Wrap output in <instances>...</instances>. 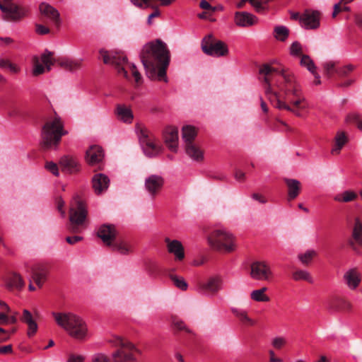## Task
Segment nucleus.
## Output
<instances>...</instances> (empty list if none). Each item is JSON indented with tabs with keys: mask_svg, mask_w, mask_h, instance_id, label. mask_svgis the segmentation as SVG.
<instances>
[{
	"mask_svg": "<svg viewBox=\"0 0 362 362\" xmlns=\"http://www.w3.org/2000/svg\"><path fill=\"white\" fill-rule=\"evenodd\" d=\"M317 255V252L314 250H308L304 253H300L298 255V259L303 264H308L313 258Z\"/></svg>",
	"mask_w": 362,
	"mask_h": 362,
	"instance_id": "44",
	"label": "nucleus"
},
{
	"mask_svg": "<svg viewBox=\"0 0 362 362\" xmlns=\"http://www.w3.org/2000/svg\"><path fill=\"white\" fill-rule=\"evenodd\" d=\"M290 54L293 57H297L302 54V46L298 42L296 41L292 43L290 47Z\"/></svg>",
	"mask_w": 362,
	"mask_h": 362,
	"instance_id": "48",
	"label": "nucleus"
},
{
	"mask_svg": "<svg viewBox=\"0 0 362 362\" xmlns=\"http://www.w3.org/2000/svg\"><path fill=\"white\" fill-rule=\"evenodd\" d=\"M137 7H149L151 6V0H130Z\"/></svg>",
	"mask_w": 362,
	"mask_h": 362,
	"instance_id": "54",
	"label": "nucleus"
},
{
	"mask_svg": "<svg viewBox=\"0 0 362 362\" xmlns=\"http://www.w3.org/2000/svg\"><path fill=\"white\" fill-rule=\"evenodd\" d=\"M100 55L105 64L114 65L117 69V72L119 74L123 75L126 78H128L127 70V66H128L132 71V74L134 78L135 82L136 83H140L141 82V76L137 70L135 64H129L126 56L123 54L109 53L103 49L100 50Z\"/></svg>",
	"mask_w": 362,
	"mask_h": 362,
	"instance_id": "5",
	"label": "nucleus"
},
{
	"mask_svg": "<svg viewBox=\"0 0 362 362\" xmlns=\"http://www.w3.org/2000/svg\"><path fill=\"white\" fill-rule=\"evenodd\" d=\"M83 357L81 356L71 355L70 356L68 362H83Z\"/></svg>",
	"mask_w": 362,
	"mask_h": 362,
	"instance_id": "63",
	"label": "nucleus"
},
{
	"mask_svg": "<svg viewBox=\"0 0 362 362\" xmlns=\"http://www.w3.org/2000/svg\"><path fill=\"white\" fill-rule=\"evenodd\" d=\"M165 242L168 252L175 256V260L182 261L185 258L184 247L180 241L177 240H171L169 238H165Z\"/></svg>",
	"mask_w": 362,
	"mask_h": 362,
	"instance_id": "19",
	"label": "nucleus"
},
{
	"mask_svg": "<svg viewBox=\"0 0 362 362\" xmlns=\"http://www.w3.org/2000/svg\"><path fill=\"white\" fill-rule=\"evenodd\" d=\"M300 64V66L306 68L308 71H310L312 74L316 72V66L314 64V62L308 55H302Z\"/></svg>",
	"mask_w": 362,
	"mask_h": 362,
	"instance_id": "42",
	"label": "nucleus"
},
{
	"mask_svg": "<svg viewBox=\"0 0 362 362\" xmlns=\"http://www.w3.org/2000/svg\"><path fill=\"white\" fill-rule=\"evenodd\" d=\"M173 324H174L175 327L178 329H186L185 323L181 320H174Z\"/></svg>",
	"mask_w": 362,
	"mask_h": 362,
	"instance_id": "64",
	"label": "nucleus"
},
{
	"mask_svg": "<svg viewBox=\"0 0 362 362\" xmlns=\"http://www.w3.org/2000/svg\"><path fill=\"white\" fill-rule=\"evenodd\" d=\"M348 141L349 139L346 133L342 131H338L334 139V146L331 150L332 153L339 154Z\"/></svg>",
	"mask_w": 362,
	"mask_h": 362,
	"instance_id": "31",
	"label": "nucleus"
},
{
	"mask_svg": "<svg viewBox=\"0 0 362 362\" xmlns=\"http://www.w3.org/2000/svg\"><path fill=\"white\" fill-rule=\"evenodd\" d=\"M64 206V202L62 200V198H59L57 200V209H58L59 211L61 213L62 217H64V216H65V211L63 210Z\"/></svg>",
	"mask_w": 362,
	"mask_h": 362,
	"instance_id": "61",
	"label": "nucleus"
},
{
	"mask_svg": "<svg viewBox=\"0 0 362 362\" xmlns=\"http://www.w3.org/2000/svg\"><path fill=\"white\" fill-rule=\"evenodd\" d=\"M164 140L168 148L173 152L177 149L178 130L175 127H167L163 133Z\"/></svg>",
	"mask_w": 362,
	"mask_h": 362,
	"instance_id": "20",
	"label": "nucleus"
},
{
	"mask_svg": "<svg viewBox=\"0 0 362 362\" xmlns=\"http://www.w3.org/2000/svg\"><path fill=\"white\" fill-rule=\"evenodd\" d=\"M26 324L28 326V334L29 336L33 335L37 329V325L36 322L32 318L30 320L27 322Z\"/></svg>",
	"mask_w": 362,
	"mask_h": 362,
	"instance_id": "50",
	"label": "nucleus"
},
{
	"mask_svg": "<svg viewBox=\"0 0 362 362\" xmlns=\"http://www.w3.org/2000/svg\"><path fill=\"white\" fill-rule=\"evenodd\" d=\"M32 318H33V316H32V314L30 313V312L28 311V310H24L23 312V315L21 317V320L23 322L26 323L27 322L30 320Z\"/></svg>",
	"mask_w": 362,
	"mask_h": 362,
	"instance_id": "58",
	"label": "nucleus"
},
{
	"mask_svg": "<svg viewBox=\"0 0 362 362\" xmlns=\"http://www.w3.org/2000/svg\"><path fill=\"white\" fill-rule=\"evenodd\" d=\"M199 6L202 9H205V10H210V9H211L213 11L214 10V8H212L211 4L206 0H202L200 2Z\"/></svg>",
	"mask_w": 362,
	"mask_h": 362,
	"instance_id": "62",
	"label": "nucleus"
},
{
	"mask_svg": "<svg viewBox=\"0 0 362 362\" xmlns=\"http://www.w3.org/2000/svg\"><path fill=\"white\" fill-rule=\"evenodd\" d=\"M202 49L205 54L216 57L226 56L228 53L227 45L221 40H214L211 35L202 40Z\"/></svg>",
	"mask_w": 362,
	"mask_h": 362,
	"instance_id": "10",
	"label": "nucleus"
},
{
	"mask_svg": "<svg viewBox=\"0 0 362 362\" xmlns=\"http://www.w3.org/2000/svg\"><path fill=\"white\" fill-rule=\"evenodd\" d=\"M59 65L69 71H74L81 66V60L71 59L69 58H62L58 61Z\"/></svg>",
	"mask_w": 362,
	"mask_h": 362,
	"instance_id": "35",
	"label": "nucleus"
},
{
	"mask_svg": "<svg viewBox=\"0 0 362 362\" xmlns=\"http://www.w3.org/2000/svg\"><path fill=\"white\" fill-rule=\"evenodd\" d=\"M59 164L62 169L68 173H73L79 170L76 159L70 156H64L61 158Z\"/></svg>",
	"mask_w": 362,
	"mask_h": 362,
	"instance_id": "28",
	"label": "nucleus"
},
{
	"mask_svg": "<svg viewBox=\"0 0 362 362\" xmlns=\"http://www.w3.org/2000/svg\"><path fill=\"white\" fill-rule=\"evenodd\" d=\"M209 246L217 251L230 252L235 249L233 235L224 228L214 229L207 237Z\"/></svg>",
	"mask_w": 362,
	"mask_h": 362,
	"instance_id": "7",
	"label": "nucleus"
},
{
	"mask_svg": "<svg viewBox=\"0 0 362 362\" xmlns=\"http://www.w3.org/2000/svg\"><path fill=\"white\" fill-rule=\"evenodd\" d=\"M35 30H36V33L40 35H46L49 33V29L41 24L36 25Z\"/></svg>",
	"mask_w": 362,
	"mask_h": 362,
	"instance_id": "55",
	"label": "nucleus"
},
{
	"mask_svg": "<svg viewBox=\"0 0 362 362\" xmlns=\"http://www.w3.org/2000/svg\"><path fill=\"white\" fill-rule=\"evenodd\" d=\"M286 338H284L283 337H276L272 341V345L275 349H278L282 348L286 344Z\"/></svg>",
	"mask_w": 362,
	"mask_h": 362,
	"instance_id": "49",
	"label": "nucleus"
},
{
	"mask_svg": "<svg viewBox=\"0 0 362 362\" xmlns=\"http://www.w3.org/2000/svg\"><path fill=\"white\" fill-rule=\"evenodd\" d=\"M6 287L9 289L16 288L21 290L25 286L21 276L16 272L10 273L4 278Z\"/></svg>",
	"mask_w": 362,
	"mask_h": 362,
	"instance_id": "27",
	"label": "nucleus"
},
{
	"mask_svg": "<svg viewBox=\"0 0 362 362\" xmlns=\"http://www.w3.org/2000/svg\"><path fill=\"white\" fill-rule=\"evenodd\" d=\"M91 362H109V359L105 354L98 353L92 356Z\"/></svg>",
	"mask_w": 362,
	"mask_h": 362,
	"instance_id": "53",
	"label": "nucleus"
},
{
	"mask_svg": "<svg viewBox=\"0 0 362 362\" xmlns=\"http://www.w3.org/2000/svg\"><path fill=\"white\" fill-rule=\"evenodd\" d=\"M270 0H248L250 4L258 13L265 12V11L267 9V3ZM246 1H247V0H241L237 4V7L239 8H242Z\"/></svg>",
	"mask_w": 362,
	"mask_h": 362,
	"instance_id": "34",
	"label": "nucleus"
},
{
	"mask_svg": "<svg viewBox=\"0 0 362 362\" xmlns=\"http://www.w3.org/2000/svg\"><path fill=\"white\" fill-rule=\"evenodd\" d=\"M139 142L144 154L148 157H155L160 153V148L146 132L139 134Z\"/></svg>",
	"mask_w": 362,
	"mask_h": 362,
	"instance_id": "14",
	"label": "nucleus"
},
{
	"mask_svg": "<svg viewBox=\"0 0 362 362\" xmlns=\"http://www.w3.org/2000/svg\"><path fill=\"white\" fill-rule=\"evenodd\" d=\"M257 20L256 16L246 11L235 13V23L240 27L252 26L257 23Z\"/></svg>",
	"mask_w": 362,
	"mask_h": 362,
	"instance_id": "26",
	"label": "nucleus"
},
{
	"mask_svg": "<svg viewBox=\"0 0 362 362\" xmlns=\"http://www.w3.org/2000/svg\"><path fill=\"white\" fill-rule=\"evenodd\" d=\"M251 197L252 199L256 200L261 204H266L267 202V199L258 193H253L251 195Z\"/></svg>",
	"mask_w": 362,
	"mask_h": 362,
	"instance_id": "57",
	"label": "nucleus"
},
{
	"mask_svg": "<svg viewBox=\"0 0 362 362\" xmlns=\"http://www.w3.org/2000/svg\"><path fill=\"white\" fill-rule=\"evenodd\" d=\"M47 71L46 66L43 64H40L38 61L37 58H35V60L33 64V74L35 76H37L40 74H43Z\"/></svg>",
	"mask_w": 362,
	"mask_h": 362,
	"instance_id": "47",
	"label": "nucleus"
},
{
	"mask_svg": "<svg viewBox=\"0 0 362 362\" xmlns=\"http://www.w3.org/2000/svg\"><path fill=\"white\" fill-rule=\"evenodd\" d=\"M324 68L326 71V74L328 76H330V74L334 71V64L333 62H326L324 64Z\"/></svg>",
	"mask_w": 362,
	"mask_h": 362,
	"instance_id": "56",
	"label": "nucleus"
},
{
	"mask_svg": "<svg viewBox=\"0 0 362 362\" xmlns=\"http://www.w3.org/2000/svg\"><path fill=\"white\" fill-rule=\"evenodd\" d=\"M164 185V179L160 175H151L144 181L145 190L151 197H155L161 190Z\"/></svg>",
	"mask_w": 362,
	"mask_h": 362,
	"instance_id": "16",
	"label": "nucleus"
},
{
	"mask_svg": "<svg viewBox=\"0 0 362 362\" xmlns=\"http://www.w3.org/2000/svg\"><path fill=\"white\" fill-rule=\"evenodd\" d=\"M45 168L47 170L51 172L55 176L59 175V170L57 164L54 162H47L45 165Z\"/></svg>",
	"mask_w": 362,
	"mask_h": 362,
	"instance_id": "52",
	"label": "nucleus"
},
{
	"mask_svg": "<svg viewBox=\"0 0 362 362\" xmlns=\"http://www.w3.org/2000/svg\"><path fill=\"white\" fill-rule=\"evenodd\" d=\"M107 341L119 348L112 355V362H135L132 351L136 348L132 343L116 335L111 337Z\"/></svg>",
	"mask_w": 362,
	"mask_h": 362,
	"instance_id": "8",
	"label": "nucleus"
},
{
	"mask_svg": "<svg viewBox=\"0 0 362 362\" xmlns=\"http://www.w3.org/2000/svg\"><path fill=\"white\" fill-rule=\"evenodd\" d=\"M320 13L317 11L306 10L299 18L300 25L307 30H314L320 27Z\"/></svg>",
	"mask_w": 362,
	"mask_h": 362,
	"instance_id": "15",
	"label": "nucleus"
},
{
	"mask_svg": "<svg viewBox=\"0 0 362 362\" xmlns=\"http://www.w3.org/2000/svg\"><path fill=\"white\" fill-rule=\"evenodd\" d=\"M0 10L3 13V19L7 21H18L25 17L27 14V10L13 3H6V8L0 6Z\"/></svg>",
	"mask_w": 362,
	"mask_h": 362,
	"instance_id": "13",
	"label": "nucleus"
},
{
	"mask_svg": "<svg viewBox=\"0 0 362 362\" xmlns=\"http://www.w3.org/2000/svg\"><path fill=\"white\" fill-rule=\"evenodd\" d=\"M267 290V287H262L260 289L254 290L250 293V298L252 300L257 302H268L269 297L265 294Z\"/></svg>",
	"mask_w": 362,
	"mask_h": 362,
	"instance_id": "37",
	"label": "nucleus"
},
{
	"mask_svg": "<svg viewBox=\"0 0 362 362\" xmlns=\"http://www.w3.org/2000/svg\"><path fill=\"white\" fill-rule=\"evenodd\" d=\"M110 185L109 177L103 173H97L92 177V187L94 192L98 194H102L107 191Z\"/></svg>",
	"mask_w": 362,
	"mask_h": 362,
	"instance_id": "17",
	"label": "nucleus"
},
{
	"mask_svg": "<svg viewBox=\"0 0 362 362\" xmlns=\"http://www.w3.org/2000/svg\"><path fill=\"white\" fill-rule=\"evenodd\" d=\"M356 197V194L351 191H344L340 194L334 197V200L337 202H349L354 200Z\"/></svg>",
	"mask_w": 362,
	"mask_h": 362,
	"instance_id": "46",
	"label": "nucleus"
},
{
	"mask_svg": "<svg viewBox=\"0 0 362 362\" xmlns=\"http://www.w3.org/2000/svg\"><path fill=\"white\" fill-rule=\"evenodd\" d=\"M103 157V150L99 146L93 145L86 151V160L90 165L100 163Z\"/></svg>",
	"mask_w": 362,
	"mask_h": 362,
	"instance_id": "25",
	"label": "nucleus"
},
{
	"mask_svg": "<svg viewBox=\"0 0 362 362\" xmlns=\"http://www.w3.org/2000/svg\"><path fill=\"white\" fill-rule=\"evenodd\" d=\"M264 81L267 83L266 95L276 108L287 110L298 117H303L301 110L306 109L308 107L304 95L283 100L280 98L279 94L272 90L267 78H265Z\"/></svg>",
	"mask_w": 362,
	"mask_h": 362,
	"instance_id": "3",
	"label": "nucleus"
},
{
	"mask_svg": "<svg viewBox=\"0 0 362 362\" xmlns=\"http://www.w3.org/2000/svg\"><path fill=\"white\" fill-rule=\"evenodd\" d=\"M185 153L194 161L199 162L204 159L202 150L193 142L185 144Z\"/></svg>",
	"mask_w": 362,
	"mask_h": 362,
	"instance_id": "29",
	"label": "nucleus"
},
{
	"mask_svg": "<svg viewBox=\"0 0 362 362\" xmlns=\"http://www.w3.org/2000/svg\"><path fill=\"white\" fill-rule=\"evenodd\" d=\"M82 240V237L81 236H73V237H66V240L68 243L71 244V245H74L75 243H76L77 242L80 241Z\"/></svg>",
	"mask_w": 362,
	"mask_h": 362,
	"instance_id": "60",
	"label": "nucleus"
},
{
	"mask_svg": "<svg viewBox=\"0 0 362 362\" xmlns=\"http://www.w3.org/2000/svg\"><path fill=\"white\" fill-rule=\"evenodd\" d=\"M362 245V223L358 218H356L352 229V240L351 245L354 250V245Z\"/></svg>",
	"mask_w": 362,
	"mask_h": 362,
	"instance_id": "32",
	"label": "nucleus"
},
{
	"mask_svg": "<svg viewBox=\"0 0 362 362\" xmlns=\"http://www.w3.org/2000/svg\"><path fill=\"white\" fill-rule=\"evenodd\" d=\"M292 277L295 281L304 280L309 283H313V279L307 270L298 269L293 273Z\"/></svg>",
	"mask_w": 362,
	"mask_h": 362,
	"instance_id": "41",
	"label": "nucleus"
},
{
	"mask_svg": "<svg viewBox=\"0 0 362 362\" xmlns=\"http://www.w3.org/2000/svg\"><path fill=\"white\" fill-rule=\"evenodd\" d=\"M284 182L288 187V199L289 201L296 199L300 191V182L296 179L285 178Z\"/></svg>",
	"mask_w": 362,
	"mask_h": 362,
	"instance_id": "30",
	"label": "nucleus"
},
{
	"mask_svg": "<svg viewBox=\"0 0 362 362\" xmlns=\"http://www.w3.org/2000/svg\"><path fill=\"white\" fill-rule=\"evenodd\" d=\"M58 326L64 329L71 337L83 339L88 334L86 322L78 315L71 312H52Z\"/></svg>",
	"mask_w": 362,
	"mask_h": 362,
	"instance_id": "2",
	"label": "nucleus"
},
{
	"mask_svg": "<svg viewBox=\"0 0 362 362\" xmlns=\"http://www.w3.org/2000/svg\"><path fill=\"white\" fill-rule=\"evenodd\" d=\"M343 279L349 289L355 290L361 283V276L356 268H350L344 272Z\"/></svg>",
	"mask_w": 362,
	"mask_h": 362,
	"instance_id": "18",
	"label": "nucleus"
},
{
	"mask_svg": "<svg viewBox=\"0 0 362 362\" xmlns=\"http://www.w3.org/2000/svg\"><path fill=\"white\" fill-rule=\"evenodd\" d=\"M0 41L4 46H8L13 42V40L10 37H0Z\"/></svg>",
	"mask_w": 362,
	"mask_h": 362,
	"instance_id": "59",
	"label": "nucleus"
},
{
	"mask_svg": "<svg viewBox=\"0 0 362 362\" xmlns=\"http://www.w3.org/2000/svg\"><path fill=\"white\" fill-rule=\"evenodd\" d=\"M112 250L122 255H127L130 252L131 249L128 243L124 240H119L111 243Z\"/></svg>",
	"mask_w": 362,
	"mask_h": 362,
	"instance_id": "38",
	"label": "nucleus"
},
{
	"mask_svg": "<svg viewBox=\"0 0 362 362\" xmlns=\"http://www.w3.org/2000/svg\"><path fill=\"white\" fill-rule=\"evenodd\" d=\"M40 59L42 63L46 66L47 71H49L52 69V66L55 62L53 53L48 49H45L41 54Z\"/></svg>",
	"mask_w": 362,
	"mask_h": 362,
	"instance_id": "39",
	"label": "nucleus"
},
{
	"mask_svg": "<svg viewBox=\"0 0 362 362\" xmlns=\"http://www.w3.org/2000/svg\"><path fill=\"white\" fill-rule=\"evenodd\" d=\"M197 135V132L194 127L187 125L182 127V139L187 143L192 142Z\"/></svg>",
	"mask_w": 362,
	"mask_h": 362,
	"instance_id": "40",
	"label": "nucleus"
},
{
	"mask_svg": "<svg viewBox=\"0 0 362 362\" xmlns=\"http://www.w3.org/2000/svg\"><path fill=\"white\" fill-rule=\"evenodd\" d=\"M275 37L281 41H284L288 36V30L286 26L279 25L274 28Z\"/></svg>",
	"mask_w": 362,
	"mask_h": 362,
	"instance_id": "45",
	"label": "nucleus"
},
{
	"mask_svg": "<svg viewBox=\"0 0 362 362\" xmlns=\"http://www.w3.org/2000/svg\"><path fill=\"white\" fill-rule=\"evenodd\" d=\"M48 276L47 268L42 264L35 265L31 269V278L37 285L38 287L41 288Z\"/></svg>",
	"mask_w": 362,
	"mask_h": 362,
	"instance_id": "21",
	"label": "nucleus"
},
{
	"mask_svg": "<svg viewBox=\"0 0 362 362\" xmlns=\"http://www.w3.org/2000/svg\"><path fill=\"white\" fill-rule=\"evenodd\" d=\"M98 236L102 239L107 245H111V243L116 237V230L115 226L109 224L102 225L98 230Z\"/></svg>",
	"mask_w": 362,
	"mask_h": 362,
	"instance_id": "22",
	"label": "nucleus"
},
{
	"mask_svg": "<svg viewBox=\"0 0 362 362\" xmlns=\"http://www.w3.org/2000/svg\"><path fill=\"white\" fill-rule=\"evenodd\" d=\"M327 308L332 313L349 311L351 304L344 298L334 297L329 301Z\"/></svg>",
	"mask_w": 362,
	"mask_h": 362,
	"instance_id": "24",
	"label": "nucleus"
},
{
	"mask_svg": "<svg viewBox=\"0 0 362 362\" xmlns=\"http://www.w3.org/2000/svg\"><path fill=\"white\" fill-rule=\"evenodd\" d=\"M250 276L255 280L269 281L272 276V272L265 262L257 261L250 265Z\"/></svg>",
	"mask_w": 362,
	"mask_h": 362,
	"instance_id": "12",
	"label": "nucleus"
},
{
	"mask_svg": "<svg viewBox=\"0 0 362 362\" xmlns=\"http://www.w3.org/2000/svg\"><path fill=\"white\" fill-rule=\"evenodd\" d=\"M354 66L353 65L349 64V65L344 66L340 68L339 69L337 70L336 72L339 76H346L351 71H352L354 70Z\"/></svg>",
	"mask_w": 362,
	"mask_h": 362,
	"instance_id": "51",
	"label": "nucleus"
},
{
	"mask_svg": "<svg viewBox=\"0 0 362 362\" xmlns=\"http://www.w3.org/2000/svg\"><path fill=\"white\" fill-rule=\"evenodd\" d=\"M116 114L121 121L125 123H131L133 120V114L130 108L124 105H118L116 108Z\"/></svg>",
	"mask_w": 362,
	"mask_h": 362,
	"instance_id": "33",
	"label": "nucleus"
},
{
	"mask_svg": "<svg viewBox=\"0 0 362 362\" xmlns=\"http://www.w3.org/2000/svg\"><path fill=\"white\" fill-rule=\"evenodd\" d=\"M170 278L173 282L174 285L182 291H186L188 288V284L183 277L179 276L175 274H170Z\"/></svg>",
	"mask_w": 362,
	"mask_h": 362,
	"instance_id": "43",
	"label": "nucleus"
},
{
	"mask_svg": "<svg viewBox=\"0 0 362 362\" xmlns=\"http://www.w3.org/2000/svg\"><path fill=\"white\" fill-rule=\"evenodd\" d=\"M40 13L51 21L54 25L59 26L61 23L59 11L48 4L42 3L40 5Z\"/></svg>",
	"mask_w": 362,
	"mask_h": 362,
	"instance_id": "23",
	"label": "nucleus"
},
{
	"mask_svg": "<svg viewBox=\"0 0 362 362\" xmlns=\"http://www.w3.org/2000/svg\"><path fill=\"white\" fill-rule=\"evenodd\" d=\"M230 311L232 313L238 317L242 322L247 323L248 325H254L255 322L248 315L245 310L238 308L235 307H231Z\"/></svg>",
	"mask_w": 362,
	"mask_h": 362,
	"instance_id": "36",
	"label": "nucleus"
},
{
	"mask_svg": "<svg viewBox=\"0 0 362 362\" xmlns=\"http://www.w3.org/2000/svg\"><path fill=\"white\" fill-rule=\"evenodd\" d=\"M67 132L63 129V123L61 118L55 117L48 120L42 127V141L45 148H51L57 146L63 135Z\"/></svg>",
	"mask_w": 362,
	"mask_h": 362,
	"instance_id": "6",
	"label": "nucleus"
},
{
	"mask_svg": "<svg viewBox=\"0 0 362 362\" xmlns=\"http://www.w3.org/2000/svg\"><path fill=\"white\" fill-rule=\"evenodd\" d=\"M86 216L87 210L84 204L78 199L76 200L75 206L72 204L70 209L69 230L73 233H78V226L84 223Z\"/></svg>",
	"mask_w": 362,
	"mask_h": 362,
	"instance_id": "11",
	"label": "nucleus"
},
{
	"mask_svg": "<svg viewBox=\"0 0 362 362\" xmlns=\"http://www.w3.org/2000/svg\"><path fill=\"white\" fill-rule=\"evenodd\" d=\"M272 72L280 74L284 80V84L279 86V90L284 94V100L303 95L301 86L293 76L287 74L284 70L279 71L269 64L263 65L259 69V73L265 75L264 78H269L267 76ZM268 81H269V79Z\"/></svg>",
	"mask_w": 362,
	"mask_h": 362,
	"instance_id": "4",
	"label": "nucleus"
},
{
	"mask_svg": "<svg viewBox=\"0 0 362 362\" xmlns=\"http://www.w3.org/2000/svg\"><path fill=\"white\" fill-rule=\"evenodd\" d=\"M223 280L220 275H213L205 282L197 285L196 291L201 295L211 297L223 288Z\"/></svg>",
	"mask_w": 362,
	"mask_h": 362,
	"instance_id": "9",
	"label": "nucleus"
},
{
	"mask_svg": "<svg viewBox=\"0 0 362 362\" xmlns=\"http://www.w3.org/2000/svg\"><path fill=\"white\" fill-rule=\"evenodd\" d=\"M140 57L148 78L168 82L166 69L170 63V53L165 43L156 40L146 44Z\"/></svg>",
	"mask_w": 362,
	"mask_h": 362,
	"instance_id": "1",
	"label": "nucleus"
}]
</instances>
